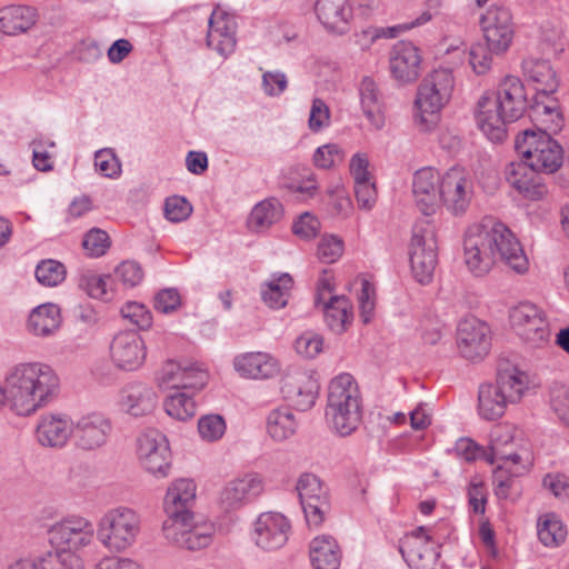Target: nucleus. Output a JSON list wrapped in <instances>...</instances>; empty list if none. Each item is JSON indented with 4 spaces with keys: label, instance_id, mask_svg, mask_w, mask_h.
Returning a JSON list of instances; mask_svg holds the SVG:
<instances>
[{
    "label": "nucleus",
    "instance_id": "obj_10",
    "mask_svg": "<svg viewBox=\"0 0 569 569\" xmlns=\"http://www.w3.org/2000/svg\"><path fill=\"white\" fill-rule=\"evenodd\" d=\"M439 547L432 528L420 526L405 535L399 551L411 569H436L440 558Z\"/></svg>",
    "mask_w": 569,
    "mask_h": 569
},
{
    "label": "nucleus",
    "instance_id": "obj_41",
    "mask_svg": "<svg viewBox=\"0 0 569 569\" xmlns=\"http://www.w3.org/2000/svg\"><path fill=\"white\" fill-rule=\"evenodd\" d=\"M61 325L60 309L54 303H44L34 308L28 319L29 331L38 337L53 335Z\"/></svg>",
    "mask_w": 569,
    "mask_h": 569
},
{
    "label": "nucleus",
    "instance_id": "obj_36",
    "mask_svg": "<svg viewBox=\"0 0 569 569\" xmlns=\"http://www.w3.org/2000/svg\"><path fill=\"white\" fill-rule=\"evenodd\" d=\"M156 405V393L143 383L128 385L121 391L120 406L123 411L133 417H141L152 412Z\"/></svg>",
    "mask_w": 569,
    "mask_h": 569
},
{
    "label": "nucleus",
    "instance_id": "obj_43",
    "mask_svg": "<svg viewBox=\"0 0 569 569\" xmlns=\"http://www.w3.org/2000/svg\"><path fill=\"white\" fill-rule=\"evenodd\" d=\"M266 428L274 441L281 442L296 433L298 421L290 408L280 407L268 413Z\"/></svg>",
    "mask_w": 569,
    "mask_h": 569
},
{
    "label": "nucleus",
    "instance_id": "obj_58",
    "mask_svg": "<svg viewBox=\"0 0 569 569\" xmlns=\"http://www.w3.org/2000/svg\"><path fill=\"white\" fill-rule=\"evenodd\" d=\"M82 247L89 257H101L110 247L109 236L103 230L91 229L83 237Z\"/></svg>",
    "mask_w": 569,
    "mask_h": 569
},
{
    "label": "nucleus",
    "instance_id": "obj_49",
    "mask_svg": "<svg viewBox=\"0 0 569 569\" xmlns=\"http://www.w3.org/2000/svg\"><path fill=\"white\" fill-rule=\"evenodd\" d=\"M163 408L170 417L180 421L192 418L197 411L192 396L180 390H174L166 398Z\"/></svg>",
    "mask_w": 569,
    "mask_h": 569
},
{
    "label": "nucleus",
    "instance_id": "obj_12",
    "mask_svg": "<svg viewBox=\"0 0 569 569\" xmlns=\"http://www.w3.org/2000/svg\"><path fill=\"white\" fill-rule=\"evenodd\" d=\"M209 380L202 365L192 361L167 360L157 372L156 381L162 389L201 390Z\"/></svg>",
    "mask_w": 569,
    "mask_h": 569
},
{
    "label": "nucleus",
    "instance_id": "obj_52",
    "mask_svg": "<svg viewBox=\"0 0 569 569\" xmlns=\"http://www.w3.org/2000/svg\"><path fill=\"white\" fill-rule=\"evenodd\" d=\"M345 152L337 143H327L316 149L313 163L319 169H331L342 163Z\"/></svg>",
    "mask_w": 569,
    "mask_h": 569
},
{
    "label": "nucleus",
    "instance_id": "obj_48",
    "mask_svg": "<svg viewBox=\"0 0 569 569\" xmlns=\"http://www.w3.org/2000/svg\"><path fill=\"white\" fill-rule=\"evenodd\" d=\"M567 529L555 513H546L538 521V538L546 547H557L565 541Z\"/></svg>",
    "mask_w": 569,
    "mask_h": 569
},
{
    "label": "nucleus",
    "instance_id": "obj_60",
    "mask_svg": "<svg viewBox=\"0 0 569 569\" xmlns=\"http://www.w3.org/2000/svg\"><path fill=\"white\" fill-rule=\"evenodd\" d=\"M550 406L558 418L569 427V388L555 383L550 389Z\"/></svg>",
    "mask_w": 569,
    "mask_h": 569
},
{
    "label": "nucleus",
    "instance_id": "obj_28",
    "mask_svg": "<svg viewBox=\"0 0 569 569\" xmlns=\"http://www.w3.org/2000/svg\"><path fill=\"white\" fill-rule=\"evenodd\" d=\"M390 70L396 80L401 83L415 82L421 71L420 50L411 42L396 43L390 53Z\"/></svg>",
    "mask_w": 569,
    "mask_h": 569
},
{
    "label": "nucleus",
    "instance_id": "obj_3",
    "mask_svg": "<svg viewBox=\"0 0 569 569\" xmlns=\"http://www.w3.org/2000/svg\"><path fill=\"white\" fill-rule=\"evenodd\" d=\"M326 417L340 436H349L362 419V397L359 386L350 373L336 376L328 386Z\"/></svg>",
    "mask_w": 569,
    "mask_h": 569
},
{
    "label": "nucleus",
    "instance_id": "obj_38",
    "mask_svg": "<svg viewBox=\"0 0 569 569\" xmlns=\"http://www.w3.org/2000/svg\"><path fill=\"white\" fill-rule=\"evenodd\" d=\"M523 76L537 86V92H556L559 86L550 62L538 57H528L521 63Z\"/></svg>",
    "mask_w": 569,
    "mask_h": 569
},
{
    "label": "nucleus",
    "instance_id": "obj_14",
    "mask_svg": "<svg viewBox=\"0 0 569 569\" xmlns=\"http://www.w3.org/2000/svg\"><path fill=\"white\" fill-rule=\"evenodd\" d=\"M112 433L111 420L101 412H89L72 423L73 442L77 449L92 452L107 445Z\"/></svg>",
    "mask_w": 569,
    "mask_h": 569
},
{
    "label": "nucleus",
    "instance_id": "obj_61",
    "mask_svg": "<svg viewBox=\"0 0 569 569\" xmlns=\"http://www.w3.org/2000/svg\"><path fill=\"white\" fill-rule=\"evenodd\" d=\"M96 169L107 178H117L121 173V163L112 149H101L94 154Z\"/></svg>",
    "mask_w": 569,
    "mask_h": 569
},
{
    "label": "nucleus",
    "instance_id": "obj_47",
    "mask_svg": "<svg viewBox=\"0 0 569 569\" xmlns=\"http://www.w3.org/2000/svg\"><path fill=\"white\" fill-rule=\"evenodd\" d=\"M36 560L38 569H86L82 556H76L58 547H51L50 550L38 556Z\"/></svg>",
    "mask_w": 569,
    "mask_h": 569
},
{
    "label": "nucleus",
    "instance_id": "obj_46",
    "mask_svg": "<svg viewBox=\"0 0 569 569\" xmlns=\"http://www.w3.org/2000/svg\"><path fill=\"white\" fill-rule=\"evenodd\" d=\"M293 280L289 273H282L278 278L261 286V299L271 309H280L288 303Z\"/></svg>",
    "mask_w": 569,
    "mask_h": 569
},
{
    "label": "nucleus",
    "instance_id": "obj_21",
    "mask_svg": "<svg viewBox=\"0 0 569 569\" xmlns=\"http://www.w3.org/2000/svg\"><path fill=\"white\" fill-rule=\"evenodd\" d=\"M440 180L441 172L432 167L421 168L412 177L413 201L425 216L435 214L441 207Z\"/></svg>",
    "mask_w": 569,
    "mask_h": 569
},
{
    "label": "nucleus",
    "instance_id": "obj_17",
    "mask_svg": "<svg viewBox=\"0 0 569 569\" xmlns=\"http://www.w3.org/2000/svg\"><path fill=\"white\" fill-rule=\"evenodd\" d=\"M510 323L523 340L540 346L549 339L545 313L531 302H520L510 310Z\"/></svg>",
    "mask_w": 569,
    "mask_h": 569
},
{
    "label": "nucleus",
    "instance_id": "obj_5",
    "mask_svg": "<svg viewBox=\"0 0 569 569\" xmlns=\"http://www.w3.org/2000/svg\"><path fill=\"white\" fill-rule=\"evenodd\" d=\"M455 86L448 69H436L428 73L418 88L416 104L419 113L416 121L430 130L438 119V112L449 102Z\"/></svg>",
    "mask_w": 569,
    "mask_h": 569
},
{
    "label": "nucleus",
    "instance_id": "obj_11",
    "mask_svg": "<svg viewBox=\"0 0 569 569\" xmlns=\"http://www.w3.org/2000/svg\"><path fill=\"white\" fill-rule=\"evenodd\" d=\"M437 241L432 227L427 223H417L412 229L410 243V264L415 279L429 283L437 266Z\"/></svg>",
    "mask_w": 569,
    "mask_h": 569
},
{
    "label": "nucleus",
    "instance_id": "obj_26",
    "mask_svg": "<svg viewBox=\"0 0 569 569\" xmlns=\"http://www.w3.org/2000/svg\"><path fill=\"white\" fill-rule=\"evenodd\" d=\"M290 529V522L283 515L261 513L254 523L256 545L264 550H277L287 542Z\"/></svg>",
    "mask_w": 569,
    "mask_h": 569
},
{
    "label": "nucleus",
    "instance_id": "obj_34",
    "mask_svg": "<svg viewBox=\"0 0 569 569\" xmlns=\"http://www.w3.org/2000/svg\"><path fill=\"white\" fill-rule=\"evenodd\" d=\"M197 486L191 479H177L170 483L164 496L167 519L193 515L190 508L196 500Z\"/></svg>",
    "mask_w": 569,
    "mask_h": 569
},
{
    "label": "nucleus",
    "instance_id": "obj_8",
    "mask_svg": "<svg viewBox=\"0 0 569 569\" xmlns=\"http://www.w3.org/2000/svg\"><path fill=\"white\" fill-rule=\"evenodd\" d=\"M162 533L167 542L176 548L198 551L212 542L214 528L207 521H196L193 515L166 519Z\"/></svg>",
    "mask_w": 569,
    "mask_h": 569
},
{
    "label": "nucleus",
    "instance_id": "obj_57",
    "mask_svg": "<svg viewBox=\"0 0 569 569\" xmlns=\"http://www.w3.org/2000/svg\"><path fill=\"white\" fill-rule=\"evenodd\" d=\"M329 206L333 216L347 218L353 210L351 199L348 196L345 187L336 184L327 191Z\"/></svg>",
    "mask_w": 569,
    "mask_h": 569
},
{
    "label": "nucleus",
    "instance_id": "obj_9",
    "mask_svg": "<svg viewBox=\"0 0 569 569\" xmlns=\"http://www.w3.org/2000/svg\"><path fill=\"white\" fill-rule=\"evenodd\" d=\"M475 178L462 166H452L441 172V204L453 216L467 212L475 198Z\"/></svg>",
    "mask_w": 569,
    "mask_h": 569
},
{
    "label": "nucleus",
    "instance_id": "obj_27",
    "mask_svg": "<svg viewBox=\"0 0 569 569\" xmlns=\"http://www.w3.org/2000/svg\"><path fill=\"white\" fill-rule=\"evenodd\" d=\"M72 436V422L61 413H44L39 417L36 429V441L43 448L62 449Z\"/></svg>",
    "mask_w": 569,
    "mask_h": 569
},
{
    "label": "nucleus",
    "instance_id": "obj_32",
    "mask_svg": "<svg viewBox=\"0 0 569 569\" xmlns=\"http://www.w3.org/2000/svg\"><path fill=\"white\" fill-rule=\"evenodd\" d=\"M313 10L319 22L332 33L343 34L353 18L349 0H316Z\"/></svg>",
    "mask_w": 569,
    "mask_h": 569
},
{
    "label": "nucleus",
    "instance_id": "obj_54",
    "mask_svg": "<svg viewBox=\"0 0 569 569\" xmlns=\"http://www.w3.org/2000/svg\"><path fill=\"white\" fill-rule=\"evenodd\" d=\"M111 282L110 276H101L97 273H84L79 280V287L94 299H107L108 286Z\"/></svg>",
    "mask_w": 569,
    "mask_h": 569
},
{
    "label": "nucleus",
    "instance_id": "obj_42",
    "mask_svg": "<svg viewBox=\"0 0 569 569\" xmlns=\"http://www.w3.org/2000/svg\"><path fill=\"white\" fill-rule=\"evenodd\" d=\"M37 19L36 10L26 6H10L0 11V29L3 33L14 36L26 32Z\"/></svg>",
    "mask_w": 569,
    "mask_h": 569
},
{
    "label": "nucleus",
    "instance_id": "obj_39",
    "mask_svg": "<svg viewBox=\"0 0 569 569\" xmlns=\"http://www.w3.org/2000/svg\"><path fill=\"white\" fill-rule=\"evenodd\" d=\"M359 97L361 109L370 124L379 130L385 126L381 96L376 81L366 76L359 83Z\"/></svg>",
    "mask_w": 569,
    "mask_h": 569
},
{
    "label": "nucleus",
    "instance_id": "obj_23",
    "mask_svg": "<svg viewBox=\"0 0 569 569\" xmlns=\"http://www.w3.org/2000/svg\"><path fill=\"white\" fill-rule=\"evenodd\" d=\"M331 287L328 281L321 280L318 286L316 303L323 306L325 321L327 327L335 333H343L353 320L352 305L345 296H330Z\"/></svg>",
    "mask_w": 569,
    "mask_h": 569
},
{
    "label": "nucleus",
    "instance_id": "obj_64",
    "mask_svg": "<svg viewBox=\"0 0 569 569\" xmlns=\"http://www.w3.org/2000/svg\"><path fill=\"white\" fill-rule=\"evenodd\" d=\"M114 276L123 286L132 288L142 281L144 272L138 262L127 260L116 268Z\"/></svg>",
    "mask_w": 569,
    "mask_h": 569
},
{
    "label": "nucleus",
    "instance_id": "obj_13",
    "mask_svg": "<svg viewBox=\"0 0 569 569\" xmlns=\"http://www.w3.org/2000/svg\"><path fill=\"white\" fill-rule=\"evenodd\" d=\"M138 457L146 471L164 478L171 467V453L166 436L157 429H148L138 438Z\"/></svg>",
    "mask_w": 569,
    "mask_h": 569
},
{
    "label": "nucleus",
    "instance_id": "obj_63",
    "mask_svg": "<svg viewBox=\"0 0 569 569\" xmlns=\"http://www.w3.org/2000/svg\"><path fill=\"white\" fill-rule=\"evenodd\" d=\"M192 213V206L183 197H170L164 202V216L171 222L187 220Z\"/></svg>",
    "mask_w": 569,
    "mask_h": 569
},
{
    "label": "nucleus",
    "instance_id": "obj_56",
    "mask_svg": "<svg viewBox=\"0 0 569 569\" xmlns=\"http://www.w3.org/2000/svg\"><path fill=\"white\" fill-rule=\"evenodd\" d=\"M512 463H498L493 472L495 495L499 499H507L510 496V490L515 485V478L518 473L517 470L511 469Z\"/></svg>",
    "mask_w": 569,
    "mask_h": 569
},
{
    "label": "nucleus",
    "instance_id": "obj_4",
    "mask_svg": "<svg viewBox=\"0 0 569 569\" xmlns=\"http://www.w3.org/2000/svg\"><path fill=\"white\" fill-rule=\"evenodd\" d=\"M97 540L111 553H124L132 549L142 533L141 513L128 506L106 510L96 523Z\"/></svg>",
    "mask_w": 569,
    "mask_h": 569
},
{
    "label": "nucleus",
    "instance_id": "obj_20",
    "mask_svg": "<svg viewBox=\"0 0 569 569\" xmlns=\"http://www.w3.org/2000/svg\"><path fill=\"white\" fill-rule=\"evenodd\" d=\"M490 329L477 318L461 320L457 329V346L468 360H481L490 349Z\"/></svg>",
    "mask_w": 569,
    "mask_h": 569
},
{
    "label": "nucleus",
    "instance_id": "obj_24",
    "mask_svg": "<svg viewBox=\"0 0 569 569\" xmlns=\"http://www.w3.org/2000/svg\"><path fill=\"white\" fill-rule=\"evenodd\" d=\"M236 31L237 21L234 16L218 7L209 18L207 46L226 58L236 49Z\"/></svg>",
    "mask_w": 569,
    "mask_h": 569
},
{
    "label": "nucleus",
    "instance_id": "obj_19",
    "mask_svg": "<svg viewBox=\"0 0 569 569\" xmlns=\"http://www.w3.org/2000/svg\"><path fill=\"white\" fill-rule=\"evenodd\" d=\"M318 392V379L316 373L310 370L288 372L281 382L283 398L300 411H306L313 407Z\"/></svg>",
    "mask_w": 569,
    "mask_h": 569
},
{
    "label": "nucleus",
    "instance_id": "obj_55",
    "mask_svg": "<svg viewBox=\"0 0 569 569\" xmlns=\"http://www.w3.org/2000/svg\"><path fill=\"white\" fill-rule=\"evenodd\" d=\"M198 431L200 437L208 441L219 440L226 432V421L220 415H207L199 419Z\"/></svg>",
    "mask_w": 569,
    "mask_h": 569
},
{
    "label": "nucleus",
    "instance_id": "obj_1",
    "mask_svg": "<svg viewBox=\"0 0 569 569\" xmlns=\"http://www.w3.org/2000/svg\"><path fill=\"white\" fill-rule=\"evenodd\" d=\"M463 258L469 271L477 277L487 274L498 259L519 274L529 269V260L519 240L505 223L493 218H486L467 229Z\"/></svg>",
    "mask_w": 569,
    "mask_h": 569
},
{
    "label": "nucleus",
    "instance_id": "obj_33",
    "mask_svg": "<svg viewBox=\"0 0 569 569\" xmlns=\"http://www.w3.org/2000/svg\"><path fill=\"white\" fill-rule=\"evenodd\" d=\"M493 101H497V106L509 119L518 120L521 118L528 108L522 81L516 76H506L498 86Z\"/></svg>",
    "mask_w": 569,
    "mask_h": 569
},
{
    "label": "nucleus",
    "instance_id": "obj_16",
    "mask_svg": "<svg viewBox=\"0 0 569 569\" xmlns=\"http://www.w3.org/2000/svg\"><path fill=\"white\" fill-rule=\"evenodd\" d=\"M480 27L489 49L499 54L508 50L513 34V20L510 10L491 6L480 18Z\"/></svg>",
    "mask_w": 569,
    "mask_h": 569
},
{
    "label": "nucleus",
    "instance_id": "obj_31",
    "mask_svg": "<svg viewBox=\"0 0 569 569\" xmlns=\"http://www.w3.org/2000/svg\"><path fill=\"white\" fill-rule=\"evenodd\" d=\"M502 110L493 101V96L485 94L478 101L476 119L479 129L492 142H500L507 137L506 124L513 122L503 114Z\"/></svg>",
    "mask_w": 569,
    "mask_h": 569
},
{
    "label": "nucleus",
    "instance_id": "obj_7",
    "mask_svg": "<svg viewBox=\"0 0 569 569\" xmlns=\"http://www.w3.org/2000/svg\"><path fill=\"white\" fill-rule=\"evenodd\" d=\"M97 528L93 522L80 515H70L54 522L49 530L51 547H58L76 556L94 546Z\"/></svg>",
    "mask_w": 569,
    "mask_h": 569
},
{
    "label": "nucleus",
    "instance_id": "obj_15",
    "mask_svg": "<svg viewBox=\"0 0 569 569\" xmlns=\"http://www.w3.org/2000/svg\"><path fill=\"white\" fill-rule=\"evenodd\" d=\"M296 489L308 526L318 528L330 510L327 489L320 479L312 473L301 475L297 481Z\"/></svg>",
    "mask_w": 569,
    "mask_h": 569
},
{
    "label": "nucleus",
    "instance_id": "obj_37",
    "mask_svg": "<svg viewBox=\"0 0 569 569\" xmlns=\"http://www.w3.org/2000/svg\"><path fill=\"white\" fill-rule=\"evenodd\" d=\"M309 556L313 569H338L342 557L337 540L328 535L311 540Z\"/></svg>",
    "mask_w": 569,
    "mask_h": 569
},
{
    "label": "nucleus",
    "instance_id": "obj_18",
    "mask_svg": "<svg viewBox=\"0 0 569 569\" xmlns=\"http://www.w3.org/2000/svg\"><path fill=\"white\" fill-rule=\"evenodd\" d=\"M264 490L260 475L249 472L229 480L219 493V505L226 511L238 510L256 501Z\"/></svg>",
    "mask_w": 569,
    "mask_h": 569
},
{
    "label": "nucleus",
    "instance_id": "obj_2",
    "mask_svg": "<svg viewBox=\"0 0 569 569\" xmlns=\"http://www.w3.org/2000/svg\"><path fill=\"white\" fill-rule=\"evenodd\" d=\"M60 392V378L43 362H21L11 367L0 387V408L8 403L18 416H30L52 402Z\"/></svg>",
    "mask_w": 569,
    "mask_h": 569
},
{
    "label": "nucleus",
    "instance_id": "obj_35",
    "mask_svg": "<svg viewBox=\"0 0 569 569\" xmlns=\"http://www.w3.org/2000/svg\"><path fill=\"white\" fill-rule=\"evenodd\" d=\"M513 435L509 426L498 425L490 431V445L486 460L493 463H512L520 462V456L513 450Z\"/></svg>",
    "mask_w": 569,
    "mask_h": 569
},
{
    "label": "nucleus",
    "instance_id": "obj_62",
    "mask_svg": "<svg viewBox=\"0 0 569 569\" xmlns=\"http://www.w3.org/2000/svg\"><path fill=\"white\" fill-rule=\"evenodd\" d=\"M343 253V241L337 236H323L318 244V258L325 263L336 262Z\"/></svg>",
    "mask_w": 569,
    "mask_h": 569
},
{
    "label": "nucleus",
    "instance_id": "obj_53",
    "mask_svg": "<svg viewBox=\"0 0 569 569\" xmlns=\"http://www.w3.org/2000/svg\"><path fill=\"white\" fill-rule=\"evenodd\" d=\"M323 348V338L315 331L302 332L295 341L296 352L306 359H313Z\"/></svg>",
    "mask_w": 569,
    "mask_h": 569
},
{
    "label": "nucleus",
    "instance_id": "obj_25",
    "mask_svg": "<svg viewBox=\"0 0 569 569\" xmlns=\"http://www.w3.org/2000/svg\"><path fill=\"white\" fill-rule=\"evenodd\" d=\"M110 355L118 368L136 370L144 362L147 356L144 341L136 331H121L112 339Z\"/></svg>",
    "mask_w": 569,
    "mask_h": 569
},
{
    "label": "nucleus",
    "instance_id": "obj_6",
    "mask_svg": "<svg viewBox=\"0 0 569 569\" xmlns=\"http://www.w3.org/2000/svg\"><path fill=\"white\" fill-rule=\"evenodd\" d=\"M517 153L539 173H553L562 164V147L546 132L526 129L515 139Z\"/></svg>",
    "mask_w": 569,
    "mask_h": 569
},
{
    "label": "nucleus",
    "instance_id": "obj_29",
    "mask_svg": "<svg viewBox=\"0 0 569 569\" xmlns=\"http://www.w3.org/2000/svg\"><path fill=\"white\" fill-rule=\"evenodd\" d=\"M234 370L243 378L272 379L280 373L279 360L268 352H244L233 359Z\"/></svg>",
    "mask_w": 569,
    "mask_h": 569
},
{
    "label": "nucleus",
    "instance_id": "obj_59",
    "mask_svg": "<svg viewBox=\"0 0 569 569\" xmlns=\"http://www.w3.org/2000/svg\"><path fill=\"white\" fill-rule=\"evenodd\" d=\"M121 315L139 329H148L152 323V316L149 309L139 302L130 301L121 308Z\"/></svg>",
    "mask_w": 569,
    "mask_h": 569
},
{
    "label": "nucleus",
    "instance_id": "obj_22",
    "mask_svg": "<svg viewBox=\"0 0 569 569\" xmlns=\"http://www.w3.org/2000/svg\"><path fill=\"white\" fill-rule=\"evenodd\" d=\"M553 93L537 92L527 108L529 118L537 128L536 132L556 134L565 126L560 102Z\"/></svg>",
    "mask_w": 569,
    "mask_h": 569
},
{
    "label": "nucleus",
    "instance_id": "obj_51",
    "mask_svg": "<svg viewBox=\"0 0 569 569\" xmlns=\"http://www.w3.org/2000/svg\"><path fill=\"white\" fill-rule=\"evenodd\" d=\"M540 44L551 54H559L566 49V40L561 27L555 22H546L541 26Z\"/></svg>",
    "mask_w": 569,
    "mask_h": 569
},
{
    "label": "nucleus",
    "instance_id": "obj_30",
    "mask_svg": "<svg viewBox=\"0 0 569 569\" xmlns=\"http://www.w3.org/2000/svg\"><path fill=\"white\" fill-rule=\"evenodd\" d=\"M506 179L512 188L529 200H540L548 192L539 172L531 168L527 160L510 163L506 169Z\"/></svg>",
    "mask_w": 569,
    "mask_h": 569
},
{
    "label": "nucleus",
    "instance_id": "obj_40",
    "mask_svg": "<svg viewBox=\"0 0 569 569\" xmlns=\"http://www.w3.org/2000/svg\"><path fill=\"white\" fill-rule=\"evenodd\" d=\"M528 375L516 368L500 370L493 387L500 392L510 405L518 403L529 388Z\"/></svg>",
    "mask_w": 569,
    "mask_h": 569
},
{
    "label": "nucleus",
    "instance_id": "obj_45",
    "mask_svg": "<svg viewBox=\"0 0 569 569\" xmlns=\"http://www.w3.org/2000/svg\"><path fill=\"white\" fill-rule=\"evenodd\" d=\"M282 217V206L276 199H267L253 207L248 219V227L253 232H263Z\"/></svg>",
    "mask_w": 569,
    "mask_h": 569
},
{
    "label": "nucleus",
    "instance_id": "obj_50",
    "mask_svg": "<svg viewBox=\"0 0 569 569\" xmlns=\"http://www.w3.org/2000/svg\"><path fill=\"white\" fill-rule=\"evenodd\" d=\"M66 267L58 260L47 259L36 267V278L44 287H56L66 278Z\"/></svg>",
    "mask_w": 569,
    "mask_h": 569
},
{
    "label": "nucleus",
    "instance_id": "obj_44",
    "mask_svg": "<svg viewBox=\"0 0 569 569\" xmlns=\"http://www.w3.org/2000/svg\"><path fill=\"white\" fill-rule=\"evenodd\" d=\"M510 403L492 383L481 385L478 392V412L485 420L501 418Z\"/></svg>",
    "mask_w": 569,
    "mask_h": 569
}]
</instances>
